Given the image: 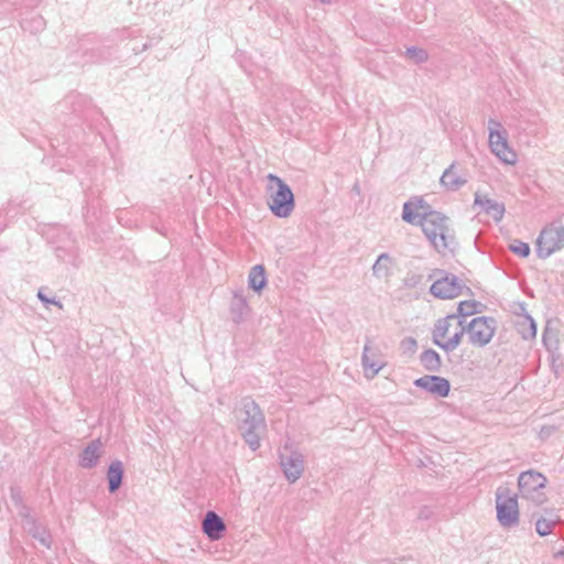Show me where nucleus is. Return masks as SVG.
Returning a JSON list of instances; mask_svg holds the SVG:
<instances>
[{"label":"nucleus","instance_id":"ddd939ff","mask_svg":"<svg viewBox=\"0 0 564 564\" xmlns=\"http://www.w3.org/2000/svg\"><path fill=\"white\" fill-rule=\"evenodd\" d=\"M361 364L366 378L372 379L383 368L384 360L378 348L366 344L361 356Z\"/></svg>","mask_w":564,"mask_h":564},{"label":"nucleus","instance_id":"6e6552de","mask_svg":"<svg viewBox=\"0 0 564 564\" xmlns=\"http://www.w3.org/2000/svg\"><path fill=\"white\" fill-rule=\"evenodd\" d=\"M497 322L492 317L478 316L466 323V334L469 343L475 347H485L494 338Z\"/></svg>","mask_w":564,"mask_h":564},{"label":"nucleus","instance_id":"9b49d317","mask_svg":"<svg viewBox=\"0 0 564 564\" xmlns=\"http://www.w3.org/2000/svg\"><path fill=\"white\" fill-rule=\"evenodd\" d=\"M489 149L495 156L507 165H514L518 161L516 151L509 145L508 133H491L488 140Z\"/></svg>","mask_w":564,"mask_h":564},{"label":"nucleus","instance_id":"bb28decb","mask_svg":"<svg viewBox=\"0 0 564 564\" xmlns=\"http://www.w3.org/2000/svg\"><path fill=\"white\" fill-rule=\"evenodd\" d=\"M405 56L415 64L424 63L429 57L425 50L415 46L408 47L405 51Z\"/></svg>","mask_w":564,"mask_h":564},{"label":"nucleus","instance_id":"f03ea898","mask_svg":"<svg viewBox=\"0 0 564 564\" xmlns=\"http://www.w3.org/2000/svg\"><path fill=\"white\" fill-rule=\"evenodd\" d=\"M466 333V319L457 314L440 318L432 330L433 343L446 352L454 351Z\"/></svg>","mask_w":564,"mask_h":564},{"label":"nucleus","instance_id":"1a4fd4ad","mask_svg":"<svg viewBox=\"0 0 564 564\" xmlns=\"http://www.w3.org/2000/svg\"><path fill=\"white\" fill-rule=\"evenodd\" d=\"M432 278L435 279L430 288L433 296L442 300L455 299L463 294L466 289L464 282L454 274H444L443 272H435Z\"/></svg>","mask_w":564,"mask_h":564},{"label":"nucleus","instance_id":"9d476101","mask_svg":"<svg viewBox=\"0 0 564 564\" xmlns=\"http://www.w3.org/2000/svg\"><path fill=\"white\" fill-rule=\"evenodd\" d=\"M280 465L285 478L295 482L304 471V456L285 445L280 454Z\"/></svg>","mask_w":564,"mask_h":564},{"label":"nucleus","instance_id":"2f4dec72","mask_svg":"<svg viewBox=\"0 0 564 564\" xmlns=\"http://www.w3.org/2000/svg\"><path fill=\"white\" fill-rule=\"evenodd\" d=\"M408 341L412 345V346H415L416 345V341L413 339V338H409Z\"/></svg>","mask_w":564,"mask_h":564},{"label":"nucleus","instance_id":"aec40b11","mask_svg":"<svg viewBox=\"0 0 564 564\" xmlns=\"http://www.w3.org/2000/svg\"><path fill=\"white\" fill-rule=\"evenodd\" d=\"M393 259L389 253H381L372 265V274L379 280L388 279L391 275Z\"/></svg>","mask_w":564,"mask_h":564},{"label":"nucleus","instance_id":"6ab92c4d","mask_svg":"<svg viewBox=\"0 0 564 564\" xmlns=\"http://www.w3.org/2000/svg\"><path fill=\"white\" fill-rule=\"evenodd\" d=\"M466 182L467 178L457 171L454 163L447 167L441 176V184L448 191H457L464 186Z\"/></svg>","mask_w":564,"mask_h":564},{"label":"nucleus","instance_id":"473e14b6","mask_svg":"<svg viewBox=\"0 0 564 564\" xmlns=\"http://www.w3.org/2000/svg\"><path fill=\"white\" fill-rule=\"evenodd\" d=\"M319 1L323 2V3H329L330 2V0H319Z\"/></svg>","mask_w":564,"mask_h":564},{"label":"nucleus","instance_id":"4468645a","mask_svg":"<svg viewBox=\"0 0 564 564\" xmlns=\"http://www.w3.org/2000/svg\"><path fill=\"white\" fill-rule=\"evenodd\" d=\"M414 384L436 397H447L449 393V381L438 376H423L414 381Z\"/></svg>","mask_w":564,"mask_h":564},{"label":"nucleus","instance_id":"7ed1b4c3","mask_svg":"<svg viewBox=\"0 0 564 564\" xmlns=\"http://www.w3.org/2000/svg\"><path fill=\"white\" fill-rule=\"evenodd\" d=\"M422 230L438 252L452 249L454 235L449 228L448 218L443 214L435 210L427 214L422 221Z\"/></svg>","mask_w":564,"mask_h":564},{"label":"nucleus","instance_id":"f3484780","mask_svg":"<svg viewBox=\"0 0 564 564\" xmlns=\"http://www.w3.org/2000/svg\"><path fill=\"white\" fill-rule=\"evenodd\" d=\"M226 525L224 520L214 511H208L203 520V531L210 540H218Z\"/></svg>","mask_w":564,"mask_h":564},{"label":"nucleus","instance_id":"5701e85b","mask_svg":"<svg viewBox=\"0 0 564 564\" xmlns=\"http://www.w3.org/2000/svg\"><path fill=\"white\" fill-rule=\"evenodd\" d=\"M518 333L525 340L536 336V325L532 317L523 316L517 324Z\"/></svg>","mask_w":564,"mask_h":564},{"label":"nucleus","instance_id":"c85d7f7f","mask_svg":"<svg viewBox=\"0 0 564 564\" xmlns=\"http://www.w3.org/2000/svg\"><path fill=\"white\" fill-rule=\"evenodd\" d=\"M475 313V303L464 301L458 304L457 315L466 319L467 316Z\"/></svg>","mask_w":564,"mask_h":564},{"label":"nucleus","instance_id":"7c9ffc66","mask_svg":"<svg viewBox=\"0 0 564 564\" xmlns=\"http://www.w3.org/2000/svg\"><path fill=\"white\" fill-rule=\"evenodd\" d=\"M37 297H39V300H40L42 303H44V304H53V305H56V306H58V307H62V304H61L58 301H56L55 299H50V297H47V296L43 293V291H42V290H39V292H37Z\"/></svg>","mask_w":564,"mask_h":564},{"label":"nucleus","instance_id":"0eeeda50","mask_svg":"<svg viewBox=\"0 0 564 564\" xmlns=\"http://www.w3.org/2000/svg\"><path fill=\"white\" fill-rule=\"evenodd\" d=\"M545 484L546 477L533 469L521 473L518 478L521 497L531 500L535 505H542L546 500L544 492Z\"/></svg>","mask_w":564,"mask_h":564},{"label":"nucleus","instance_id":"f8f14e48","mask_svg":"<svg viewBox=\"0 0 564 564\" xmlns=\"http://www.w3.org/2000/svg\"><path fill=\"white\" fill-rule=\"evenodd\" d=\"M431 212L430 206L423 198L412 197L403 204L402 219L408 224L420 225L422 227V221Z\"/></svg>","mask_w":564,"mask_h":564},{"label":"nucleus","instance_id":"a211bd4d","mask_svg":"<svg viewBox=\"0 0 564 564\" xmlns=\"http://www.w3.org/2000/svg\"><path fill=\"white\" fill-rule=\"evenodd\" d=\"M475 204L480 206L495 221H500L505 215V205L486 195L476 194Z\"/></svg>","mask_w":564,"mask_h":564},{"label":"nucleus","instance_id":"4be33fe9","mask_svg":"<svg viewBox=\"0 0 564 564\" xmlns=\"http://www.w3.org/2000/svg\"><path fill=\"white\" fill-rule=\"evenodd\" d=\"M249 288L256 292H260L267 284L265 270L261 264L251 268L248 275Z\"/></svg>","mask_w":564,"mask_h":564},{"label":"nucleus","instance_id":"412c9836","mask_svg":"<svg viewBox=\"0 0 564 564\" xmlns=\"http://www.w3.org/2000/svg\"><path fill=\"white\" fill-rule=\"evenodd\" d=\"M123 466L120 460H115L110 464L107 471V479L109 484V491L115 492L119 489L122 482Z\"/></svg>","mask_w":564,"mask_h":564},{"label":"nucleus","instance_id":"f257e3e1","mask_svg":"<svg viewBox=\"0 0 564 564\" xmlns=\"http://www.w3.org/2000/svg\"><path fill=\"white\" fill-rule=\"evenodd\" d=\"M236 419L246 443L252 451L258 449L261 435L267 429L265 419L260 406L251 398H243L236 409Z\"/></svg>","mask_w":564,"mask_h":564},{"label":"nucleus","instance_id":"a878e982","mask_svg":"<svg viewBox=\"0 0 564 564\" xmlns=\"http://www.w3.org/2000/svg\"><path fill=\"white\" fill-rule=\"evenodd\" d=\"M30 533L34 539H36L42 545L50 547L51 546V536L46 532L44 528L32 523V528L29 529Z\"/></svg>","mask_w":564,"mask_h":564},{"label":"nucleus","instance_id":"423d86ee","mask_svg":"<svg viewBox=\"0 0 564 564\" xmlns=\"http://www.w3.org/2000/svg\"><path fill=\"white\" fill-rule=\"evenodd\" d=\"M497 519L501 527L512 528L519 523L518 499L507 486H499L496 491Z\"/></svg>","mask_w":564,"mask_h":564},{"label":"nucleus","instance_id":"2eb2a0df","mask_svg":"<svg viewBox=\"0 0 564 564\" xmlns=\"http://www.w3.org/2000/svg\"><path fill=\"white\" fill-rule=\"evenodd\" d=\"M229 310L231 318L236 324H240L247 319L251 308L243 291L234 292Z\"/></svg>","mask_w":564,"mask_h":564},{"label":"nucleus","instance_id":"393cba45","mask_svg":"<svg viewBox=\"0 0 564 564\" xmlns=\"http://www.w3.org/2000/svg\"><path fill=\"white\" fill-rule=\"evenodd\" d=\"M556 520L553 518L542 517L535 522V530L539 535L545 536L552 533L553 528L556 525Z\"/></svg>","mask_w":564,"mask_h":564},{"label":"nucleus","instance_id":"20e7f679","mask_svg":"<svg viewBox=\"0 0 564 564\" xmlns=\"http://www.w3.org/2000/svg\"><path fill=\"white\" fill-rule=\"evenodd\" d=\"M267 180L269 182L268 205L272 214L280 218L289 217L295 207L292 189L282 178L274 174H269Z\"/></svg>","mask_w":564,"mask_h":564},{"label":"nucleus","instance_id":"cd10ccee","mask_svg":"<svg viewBox=\"0 0 564 564\" xmlns=\"http://www.w3.org/2000/svg\"><path fill=\"white\" fill-rule=\"evenodd\" d=\"M510 250L522 258H525L530 254V246L527 242L520 240H514L510 245Z\"/></svg>","mask_w":564,"mask_h":564},{"label":"nucleus","instance_id":"dca6fc26","mask_svg":"<svg viewBox=\"0 0 564 564\" xmlns=\"http://www.w3.org/2000/svg\"><path fill=\"white\" fill-rule=\"evenodd\" d=\"M104 453V444L97 438L87 444L79 455V465L83 468L90 469L98 464L99 458Z\"/></svg>","mask_w":564,"mask_h":564},{"label":"nucleus","instance_id":"b1692460","mask_svg":"<svg viewBox=\"0 0 564 564\" xmlns=\"http://www.w3.org/2000/svg\"><path fill=\"white\" fill-rule=\"evenodd\" d=\"M422 366L429 371H437L441 367V357L433 349L424 350L420 356Z\"/></svg>","mask_w":564,"mask_h":564},{"label":"nucleus","instance_id":"39448f33","mask_svg":"<svg viewBox=\"0 0 564 564\" xmlns=\"http://www.w3.org/2000/svg\"><path fill=\"white\" fill-rule=\"evenodd\" d=\"M564 248V225L561 221H552L541 230L536 239V254L546 259Z\"/></svg>","mask_w":564,"mask_h":564},{"label":"nucleus","instance_id":"c756f323","mask_svg":"<svg viewBox=\"0 0 564 564\" xmlns=\"http://www.w3.org/2000/svg\"><path fill=\"white\" fill-rule=\"evenodd\" d=\"M488 132H489L488 139L491 138V133H494V134L495 133H498V134L508 133L503 129L502 124L498 120L492 119V118L488 120Z\"/></svg>","mask_w":564,"mask_h":564}]
</instances>
